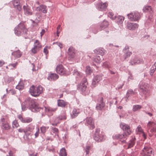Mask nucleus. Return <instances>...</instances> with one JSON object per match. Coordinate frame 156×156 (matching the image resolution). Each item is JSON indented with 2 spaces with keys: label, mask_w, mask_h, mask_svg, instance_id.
<instances>
[{
  "label": "nucleus",
  "mask_w": 156,
  "mask_h": 156,
  "mask_svg": "<svg viewBox=\"0 0 156 156\" xmlns=\"http://www.w3.org/2000/svg\"><path fill=\"white\" fill-rule=\"evenodd\" d=\"M129 135L126 134L124 133L122 134H118L116 135L115 136V137L117 139L119 140L122 141V142L124 143L126 142V140L127 139V137Z\"/></svg>",
  "instance_id": "nucleus-11"
},
{
  "label": "nucleus",
  "mask_w": 156,
  "mask_h": 156,
  "mask_svg": "<svg viewBox=\"0 0 156 156\" xmlns=\"http://www.w3.org/2000/svg\"><path fill=\"white\" fill-rule=\"evenodd\" d=\"M87 83L86 80L83 82L78 85L77 89L81 91L83 93L85 94L87 89Z\"/></svg>",
  "instance_id": "nucleus-7"
},
{
  "label": "nucleus",
  "mask_w": 156,
  "mask_h": 156,
  "mask_svg": "<svg viewBox=\"0 0 156 156\" xmlns=\"http://www.w3.org/2000/svg\"><path fill=\"white\" fill-rule=\"evenodd\" d=\"M48 127H45L44 126H42L40 128V130L41 132L43 133H45L47 129H48Z\"/></svg>",
  "instance_id": "nucleus-38"
},
{
  "label": "nucleus",
  "mask_w": 156,
  "mask_h": 156,
  "mask_svg": "<svg viewBox=\"0 0 156 156\" xmlns=\"http://www.w3.org/2000/svg\"><path fill=\"white\" fill-rule=\"evenodd\" d=\"M23 9L24 12L26 15H31L32 14L33 11L27 5H24Z\"/></svg>",
  "instance_id": "nucleus-16"
},
{
  "label": "nucleus",
  "mask_w": 156,
  "mask_h": 156,
  "mask_svg": "<svg viewBox=\"0 0 156 156\" xmlns=\"http://www.w3.org/2000/svg\"><path fill=\"white\" fill-rule=\"evenodd\" d=\"M58 45L60 47V48H62L63 47V45L62 44L60 43H57Z\"/></svg>",
  "instance_id": "nucleus-64"
},
{
  "label": "nucleus",
  "mask_w": 156,
  "mask_h": 156,
  "mask_svg": "<svg viewBox=\"0 0 156 156\" xmlns=\"http://www.w3.org/2000/svg\"><path fill=\"white\" fill-rule=\"evenodd\" d=\"M108 5L107 3L105 2L102 3V2L99 3L98 5V8H99L100 10H105Z\"/></svg>",
  "instance_id": "nucleus-25"
},
{
  "label": "nucleus",
  "mask_w": 156,
  "mask_h": 156,
  "mask_svg": "<svg viewBox=\"0 0 156 156\" xmlns=\"http://www.w3.org/2000/svg\"><path fill=\"white\" fill-rule=\"evenodd\" d=\"M128 18L132 21H136L140 18V13L137 12H133L127 15Z\"/></svg>",
  "instance_id": "nucleus-5"
},
{
  "label": "nucleus",
  "mask_w": 156,
  "mask_h": 156,
  "mask_svg": "<svg viewBox=\"0 0 156 156\" xmlns=\"http://www.w3.org/2000/svg\"><path fill=\"white\" fill-rule=\"evenodd\" d=\"M5 62L3 60L0 61V67L2 66L5 64Z\"/></svg>",
  "instance_id": "nucleus-57"
},
{
  "label": "nucleus",
  "mask_w": 156,
  "mask_h": 156,
  "mask_svg": "<svg viewBox=\"0 0 156 156\" xmlns=\"http://www.w3.org/2000/svg\"><path fill=\"white\" fill-rule=\"evenodd\" d=\"M127 93L133 95L134 94V92L132 90H128L127 92Z\"/></svg>",
  "instance_id": "nucleus-53"
},
{
  "label": "nucleus",
  "mask_w": 156,
  "mask_h": 156,
  "mask_svg": "<svg viewBox=\"0 0 156 156\" xmlns=\"http://www.w3.org/2000/svg\"><path fill=\"white\" fill-rule=\"evenodd\" d=\"M38 51L37 50H36L34 47L31 49V52L33 54H35Z\"/></svg>",
  "instance_id": "nucleus-50"
},
{
  "label": "nucleus",
  "mask_w": 156,
  "mask_h": 156,
  "mask_svg": "<svg viewBox=\"0 0 156 156\" xmlns=\"http://www.w3.org/2000/svg\"><path fill=\"white\" fill-rule=\"evenodd\" d=\"M67 154L66 152V150L64 148H62L59 153L60 156H67Z\"/></svg>",
  "instance_id": "nucleus-32"
},
{
  "label": "nucleus",
  "mask_w": 156,
  "mask_h": 156,
  "mask_svg": "<svg viewBox=\"0 0 156 156\" xmlns=\"http://www.w3.org/2000/svg\"><path fill=\"white\" fill-rule=\"evenodd\" d=\"M45 30L44 29L42 30L41 32V37H42L45 33Z\"/></svg>",
  "instance_id": "nucleus-61"
},
{
  "label": "nucleus",
  "mask_w": 156,
  "mask_h": 156,
  "mask_svg": "<svg viewBox=\"0 0 156 156\" xmlns=\"http://www.w3.org/2000/svg\"><path fill=\"white\" fill-rule=\"evenodd\" d=\"M109 23L106 20H104L100 25V30L101 31L102 30L107 27L109 25Z\"/></svg>",
  "instance_id": "nucleus-23"
},
{
  "label": "nucleus",
  "mask_w": 156,
  "mask_h": 156,
  "mask_svg": "<svg viewBox=\"0 0 156 156\" xmlns=\"http://www.w3.org/2000/svg\"><path fill=\"white\" fill-rule=\"evenodd\" d=\"M16 93V92L15 90H10L9 92V93H10V94L13 95L14 94H15Z\"/></svg>",
  "instance_id": "nucleus-56"
},
{
  "label": "nucleus",
  "mask_w": 156,
  "mask_h": 156,
  "mask_svg": "<svg viewBox=\"0 0 156 156\" xmlns=\"http://www.w3.org/2000/svg\"><path fill=\"white\" fill-rule=\"evenodd\" d=\"M135 144L134 140L133 139L131 140L129 142V143L128 144V147L127 148H130L133 147Z\"/></svg>",
  "instance_id": "nucleus-37"
},
{
  "label": "nucleus",
  "mask_w": 156,
  "mask_h": 156,
  "mask_svg": "<svg viewBox=\"0 0 156 156\" xmlns=\"http://www.w3.org/2000/svg\"><path fill=\"white\" fill-rule=\"evenodd\" d=\"M118 22L120 23H121L123 22L124 19V18L123 16H119L118 17Z\"/></svg>",
  "instance_id": "nucleus-42"
},
{
  "label": "nucleus",
  "mask_w": 156,
  "mask_h": 156,
  "mask_svg": "<svg viewBox=\"0 0 156 156\" xmlns=\"http://www.w3.org/2000/svg\"><path fill=\"white\" fill-rule=\"evenodd\" d=\"M85 124L90 127L91 129H93L95 128L94 121L93 119L91 117H87L85 120Z\"/></svg>",
  "instance_id": "nucleus-9"
},
{
  "label": "nucleus",
  "mask_w": 156,
  "mask_h": 156,
  "mask_svg": "<svg viewBox=\"0 0 156 156\" xmlns=\"http://www.w3.org/2000/svg\"><path fill=\"white\" fill-rule=\"evenodd\" d=\"M17 64H18V63L17 62H16L15 63H14V64H10V65H11L10 69H12L13 68H16V67L17 66Z\"/></svg>",
  "instance_id": "nucleus-46"
},
{
  "label": "nucleus",
  "mask_w": 156,
  "mask_h": 156,
  "mask_svg": "<svg viewBox=\"0 0 156 156\" xmlns=\"http://www.w3.org/2000/svg\"><path fill=\"white\" fill-rule=\"evenodd\" d=\"M43 91V88L41 86L35 87L32 85L30 88L29 92L30 94L34 97L39 96Z\"/></svg>",
  "instance_id": "nucleus-3"
},
{
  "label": "nucleus",
  "mask_w": 156,
  "mask_h": 156,
  "mask_svg": "<svg viewBox=\"0 0 156 156\" xmlns=\"http://www.w3.org/2000/svg\"><path fill=\"white\" fill-rule=\"evenodd\" d=\"M99 53L101 55L103 56L104 55L105 53L103 50H101L99 51Z\"/></svg>",
  "instance_id": "nucleus-59"
},
{
  "label": "nucleus",
  "mask_w": 156,
  "mask_h": 156,
  "mask_svg": "<svg viewBox=\"0 0 156 156\" xmlns=\"http://www.w3.org/2000/svg\"><path fill=\"white\" fill-rule=\"evenodd\" d=\"M152 149L150 147H145L142 150L141 154L143 156H151L152 154Z\"/></svg>",
  "instance_id": "nucleus-6"
},
{
  "label": "nucleus",
  "mask_w": 156,
  "mask_h": 156,
  "mask_svg": "<svg viewBox=\"0 0 156 156\" xmlns=\"http://www.w3.org/2000/svg\"><path fill=\"white\" fill-rule=\"evenodd\" d=\"M33 119L32 118H24L22 121V122L24 123H29L32 121Z\"/></svg>",
  "instance_id": "nucleus-36"
},
{
  "label": "nucleus",
  "mask_w": 156,
  "mask_h": 156,
  "mask_svg": "<svg viewBox=\"0 0 156 156\" xmlns=\"http://www.w3.org/2000/svg\"><path fill=\"white\" fill-rule=\"evenodd\" d=\"M34 126H33L32 128H31L30 127H29L28 129H27V130L30 131V132H32V130L34 129Z\"/></svg>",
  "instance_id": "nucleus-60"
},
{
  "label": "nucleus",
  "mask_w": 156,
  "mask_h": 156,
  "mask_svg": "<svg viewBox=\"0 0 156 156\" xmlns=\"http://www.w3.org/2000/svg\"><path fill=\"white\" fill-rule=\"evenodd\" d=\"M18 131L19 132H23L25 133H26L27 132V131L26 130H25L23 129L20 128L18 129Z\"/></svg>",
  "instance_id": "nucleus-47"
},
{
  "label": "nucleus",
  "mask_w": 156,
  "mask_h": 156,
  "mask_svg": "<svg viewBox=\"0 0 156 156\" xmlns=\"http://www.w3.org/2000/svg\"><path fill=\"white\" fill-rule=\"evenodd\" d=\"M17 117L21 121V122H22V121L23 120V118L21 115L19 114L18 115Z\"/></svg>",
  "instance_id": "nucleus-51"
},
{
  "label": "nucleus",
  "mask_w": 156,
  "mask_h": 156,
  "mask_svg": "<svg viewBox=\"0 0 156 156\" xmlns=\"http://www.w3.org/2000/svg\"><path fill=\"white\" fill-rule=\"evenodd\" d=\"M9 156H14L13 155V153L11 151H10L9 152Z\"/></svg>",
  "instance_id": "nucleus-62"
},
{
  "label": "nucleus",
  "mask_w": 156,
  "mask_h": 156,
  "mask_svg": "<svg viewBox=\"0 0 156 156\" xmlns=\"http://www.w3.org/2000/svg\"><path fill=\"white\" fill-rule=\"evenodd\" d=\"M12 3L15 8L19 11L22 10V5H21L19 0H13Z\"/></svg>",
  "instance_id": "nucleus-14"
},
{
  "label": "nucleus",
  "mask_w": 156,
  "mask_h": 156,
  "mask_svg": "<svg viewBox=\"0 0 156 156\" xmlns=\"http://www.w3.org/2000/svg\"><path fill=\"white\" fill-rule=\"evenodd\" d=\"M55 70L58 73L61 75H63L66 73V69L62 65L57 66Z\"/></svg>",
  "instance_id": "nucleus-12"
},
{
  "label": "nucleus",
  "mask_w": 156,
  "mask_h": 156,
  "mask_svg": "<svg viewBox=\"0 0 156 156\" xmlns=\"http://www.w3.org/2000/svg\"><path fill=\"white\" fill-rule=\"evenodd\" d=\"M58 106L64 107L67 105V103L62 100L59 99L58 100Z\"/></svg>",
  "instance_id": "nucleus-28"
},
{
  "label": "nucleus",
  "mask_w": 156,
  "mask_h": 156,
  "mask_svg": "<svg viewBox=\"0 0 156 156\" xmlns=\"http://www.w3.org/2000/svg\"><path fill=\"white\" fill-rule=\"evenodd\" d=\"M148 85L147 83H141L139 86V88L142 92L144 94L146 95L148 93Z\"/></svg>",
  "instance_id": "nucleus-10"
},
{
  "label": "nucleus",
  "mask_w": 156,
  "mask_h": 156,
  "mask_svg": "<svg viewBox=\"0 0 156 156\" xmlns=\"http://www.w3.org/2000/svg\"><path fill=\"white\" fill-rule=\"evenodd\" d=\"M80 113L79 109H77L76 108H74L71 114V117L72 118H74L77 116Z\"/></svg>",
  "instance_id": "nucleus-27"
},
{
  "label": "nucleus",
  "mask_w": 156,
  "mask_h": 156,
  "mask_svg": "<svg viewBox=\"0 0 156 156\" xmlns=\"http://www.w3.org/2000/svg\"><path fill=\"white\" fill-rule=\"evenodd\" d=\"M58 75L55 73H51L49 74L48 78L49 80H55L58 79Z\"/></svg>",
  "instance_id": "nucleus-26"
},
{
  "label": "nucleus",
  "mask_w": 156,
  "mask_h": 156,
  "mask_svg": "<svg viewBox=\"0 0 156 156\" xmlns=\"http://www.w3.org/2000/svg\"><path fill=\"white\" fill-rule=\"evenodd\" d=\"M60 28V25H59L57 27V36H58V34L60 32V30H59Z\"/></svg>",
  "instance_id": "nucleus-55"
},
{
  "label": "nucleus",
  "mask_w": 156,
  "mask_h": 156,
  "mask_svg": "<svg viewBox=\"0 0 156 156\" xmlns=\"http://www.w3.org/2000/svg\"><path fill=\"white\" fill-rule=\"evenodd\" d=\"M45 111L46 112H51L55 111L57 108H52L49 107H45Z\"/></svg>",
  "instance_id": "nucleus-33"
},
{
  "label": "nucleus",
  "mask_w": 156,
  "mask_h": 156,
  "mask_svg": "<svg viewBox=\"0 0 156 156\" xmlns=\"http://www.w3.org/2000/svg\"><path fill=\"white\" fill-rule=\"evenodd\" d=\"M39 129L38 128H37V130L36 131V133L34 134L35 138L37 137L39 135Z\"/></svg>",
  "instance_id": "nucleus-49"
},
{
  "label": "nucleus",
  "mask_w": 156,
  "mask_h": 156,
  "mask_svg": "<svg viewBox=\"0 0 156 156\" xmlns=\"http://www.w3.org/2000/svg\"><path fill=\"white\" fill-rule=\"evenodd\" d=\"M24 82L23 81H21L16 86V88L20 90H23L24 88Z\"/></svg>",
  "instance_id": "nucleus-29"
},
{
  "label": "nucleus",
  "mask_w": 156,
  "mask_h": 156,
  "mask_svg": "<svg viewBox=\"0 0 156 156\" xmlns=\"http://www.w3.org/2000/svg\"><path fill=\"white\" fill-rule=\"evenodd\" d=\"M63 114L62 115H61L59 116L58 117L56 120L55 122L56 123L55 124L52 123V124L53 125H55L56 126L57 124L59 122L58 121L59 120H65L66 119V114L65 112H63Z\"/></svg>",
  "instance_id": "nucleus-18"
},
{
  "label": "nucleus",
  "mask_w": 156,
  "mask_h": 156,
  "mask_svg": "<svg viewBox=\"0 0 156 156\" xmlns=\"http://www.w3.org/2000/svg\"><path fill=\"white\" fill-rule=\"evenodd\" d=\"M100 103L97 106L96 108L98 110H101L105 106V103L103 101V98L101 97L99 98Z\"/></svg>",
  "instance_id": "nucleus-20"
},
{
  "label": "nucleus",
  "mask_w": 156,
  "mask_h": 156,
  "mask_svg": "<svg viewBox=\"0 0 156 156\" xmlns=\"http://www.w3.org/2000/svg\"><path fill=\"white\" fill-rule=\"evenodd\" d=\"M105 136L104 134H100L98 136H95L94 137V140L98 142H99L102 141L105 139Z\"/></svg>",
  "instance_id": "nucleus-22"
},
{
  "label": "nucleus",
  "mask_w": 156,
  "mask_h": 156,
  "mask_svg": "<svg viewBox=\"0 0 156 156\" xmlns=\"http://www.w3.org/2000/svg\"><path fill=\"white\" fill-rule=\"evenodd\" d=\"M125 53L126 54V55L125 58L129 56L132 54L131 52H130L128 51H126V53Z\"/></svg>",
  "instance_id": "nucleus-48"
},
{
  "label": "nucleus",
  "mask_w": 156,
  "mask_h": 156,
  "mask_svg": "<svg viewBox=\"0 0 156 156\" xmlns=\"http://www.w3.org/2000/svg\"><path fill=\"white\" fill-rule=\"evenodd\" d=\"M108 15L110 17L111 19H112L113 20L115 19L116 18L115 16H114L113 17V13L112 12H109L108 13Z\"/></svg>",
  "instance_id": "nucleus-45"
},
{
  "label": "nucleus",
  "mask_w": 156,
  "mask_h": 156,
  "mask_svg": "<svg viewBox=\"0 0 156 156\" xmlns=\"http://www.w3.org/2000/svg\"><path fill=\"white\" fill-rule=\"evenodd\" d=\"M14 32L15 34L18 36H23L27 34L28 30L25 23L21 22L15 27Z\"/></svg>",
  "instance_id": "nucleus-1"
},
{
  "label": "nucleus",
  "mask_w": 156,
  "mask_h": 156,
  "mask_svg": "<svg viewBox=\"0 0 156 156\" xmlns=\"http://www.w3.org/2000/svg\"><path fill=\"white\" fill-rule=\"evenodd\" d=\"M147 129L150 130L151 133H153L156 132V123L150 121L147 125Z\"/></svg>",
  "instance_id": "nucleus-8"
},
{
  "label": "nucleus",
  "mask_w": 156,
  "mask_h": 156,
  "mask_svg": "<svg viewBox=\"0 0 156 156\" xmlns=\"http://www.w3.org/2000/svg\"><path fill=\"white\" fill-rule=\"evenodd\" d=\"M25 103L26 105L29 107L33 112H38L41 109L39 104L30 98H28L25 100Z\"/></svg>",
  "instance_id": "nucleus-2"
},
{
  "label": "nucleus",
  "mask_w": 156,
  "mask_h": 156,
  "mask_svg": "<svg viewBox=\"0 0 156 156\" xmlns=\"http://www.w3.org/2000/svg\"><path fill=\"white\" fill-rule=\"evenodd\" d=\"M1 121L2 122L1 127L2 129L5 130L10 129V126L8 122L5 120V119H2Z\"/></svg>",
  "instance_id": "nucleus-13"
},
{
  "label": "nucleus",
  "mask_w": 156,
  "mask_h": 156,
  "mask_svg": "<svg viewBox=\"0 0 156 156\" xmlns=\"http://www.w3.org/2000/svg\"><path fill=\"white\" fill-rule=\"evenodd\" d=\"M19 126V124L17 121L16 120L14 121L12 123L13 127V128H17Z\"/></svg>",
  "instance_id": "nucleus-43"
},
{
  "label": "nucleus",
  "mask_w": 156,
  "mask_h": 156,
  "mask_svg": "<svg viewBox=\"0 0 156 156\" xmlns=\"http://www.w3.org/2000/svg\"><path fill=\"white\" fill-rule=\"evenodd\" d=\"M139 25L136 23H128L127 25V28L129 30H135L138 28Z\"/></svg>",
  "instance_id": "nucleus-17"
},
{
  "label": "nucleus",
  "mask_w": 156,
  "mask_h": 156,
  "mask_svg": "<svg viewBox=\"0 0 156 156\" xmlns=\"http://www.w3.org/2000/svg\"><path fill=\"white\" fill-rule=\"evenodd\" d=\"M86 72L87 74H90L92 73V71L90 66H87L86 68Z\"/></svg>",
  "instance_id": "nucleus-41"
},
{
  "label": "nucleus",
  "mask_w": 156,
  "mask_h": 156,
  "mask_svg": "<svg viewBox=\"0 0 156 156\" xmlns=\"http://www.w3.org/2000/svg\"><path fill=\"white\" fill-rule=\"evenodd\" d=\"M34 47L38 51H39L40 49L41 48L39 46H37L35 45L34 46Z\"/></svg>",
  "instance_id": "nucleus-58"
},
{
  "label": "nucleus",
  "mask_w": 156,
  "mask_h": 156,
  "mask_svg": "<svg viewBox=\"0 0 156 156\" xmlns=\"http://www.w3.org/2000/svg\"><path fill=\"white\" fill-rule=\"evenodd\" d=\"M68 53L70 58H73L75 55V51L74 49L70 47L68 50Z\"/></svg>",
  "instance_id": "nucleus-21"
},
{
  "label": "nucleus",
  "mask_w": 156,
  "mask_h": 156,
  "mask_svg": "<svg viewBox=\"0 0 156 156\" xmlns=\"http://www.w3.org/2000/svg\"><path fill=\"white\" fill-rule=\"evenodd\" d=\"M136 131L137 133L139 134H142L143 136L144 137L145 139L147 138L145 134L144 133L143 129H142L141 126L139 125L137 128Z\"/></svg>",
  "instance_id": "nucleus-24"
},
{
  "label": "nucleus",
  "mask_w": 156,
  "mask_h": 156,
  "mask_svg": "<svg viewBox=\"0 0 156 156\" xmlns=\"http://www.w3.org/2000/svg\"><path fill=\"white\" fill-rule=\"evenodd\" d=\"M144 12H149L151 13H153V11L151 7L150 6H145L143 9Z\"/></svg>",
  "instance_id": "nucleus-31"
},
{
  "label": "nucleus",
  "mask_w": 156,
  "mask_h": 156,
  "mask_svg": "<svg viewBox=\"0 0 156 156\" xmlns=\"http://www.w3.org/2000/svg\"><path fill=\"white\" fill-rule=\"evenodd\" d=\"M36 10L39 12H41L44 13H46L47 12V7L44 5H42L37 7Z\"/></svg>",
  "instance_id": "nucleus-15"
},
{
  "label": "nucleus",
  "mask_w": 156,
  "mask_h": 156,
  "mask_svg": "<svg viewBox=\"0 0 156 156\" xmlns=\"http://www.w3.org/2000/svg\"><path fill=\"white\" fill-rule=\"evenodd\" d=\"M120 126V128L124 131V133L129 135H130L132 133V130L128 125L124 123H121Z\"/></svg>",
  "instance_id": "nucleus-4"
},
{
  "label": "nucleus",
  "mask_w": 156,
  "mask_h": 156,
  "mask_svg": "<svg viewBox=\"0 0 156 156\" xmlns=\"http://www.w3.org/2000/svg\"><path fill=\"white\" fill-rule=\"evenodd\" d=\"M90 147H87L86 148V152L87 153V154H88L89 152V150L90 149Z\"/></svg>",
  "instance_id": "nucleus-63"
},
{
  "label": "nucleus",
  "mask_w": 156,
  "mask_h": 156,
  "mask_svg": "<svg viewBox=\"0 0 156 156\" xmlns=\"http://www.w3.org/2000/svg\"><path fill=\"white\" fill-rule=\"evenodd\" d=\"M73 74L74 75L77 76L78 77H81L82 76V74L78 72L76 70H74Z\"/></svg>",
  "instance_id": "nucleus-39"
},
{
  "label": "nucleus",
  "mask_w": 156,
  "mask_h": 156,
  "mask_svg": "<svg viewBox=\"0 0 156 156\" xmlns=\"http://www.w3.org/2000/svg\"><path fill=\"white\" fill-rule=\"evenodd\" d=\"M12 55L16 58H19L20 57L22 53L19 50L14 51L12 53Z\"/></svg>",
  "instance_id": "nucleus-30"
},
{
  "label": "nucleus",
  "mask_w": 156,
  "mask_h": 156,
  "mask_svg": "<svg viewBox=\"0 0 156 156\" xmlns=\"http://www.w3.org/2000/svg\"><path fill=\"white\" fill-rule=\"evenodd\" d=\"M102 76L99 75H97L95 76L92 80V84L95 85L99 83L102 79Z\"/></svg>",
  "instance_id": "nucleus-19"
},
{
  "label": "nucleus",
  "mask_w": 156,
  "mask_h": 156,
  "mask_svg": "<svg viewBox=\"0 0 156 156\" xmlns=\"http://www.w3.org/2000/svg\"><path fill=\"white\" fill-rule=\"evenodd\" d=\"M141 108V106L140 105H135L133 106V111L135 112L140 109Z\"/></svg>",
  "instance_id": "nucleus-40"
},
{
  "label": "nucleus",
  "mask_w": 156,
  "mask_h": 156,
  "mask_svg": "<svg viewBox=\"0 0 156 156\" xmlns=\"http://www.w3.org/2000/svg\"><path fill=\"white\" fill-rule=\"evenodd\" d=\"M156 69V62H155L153 65H152L151 68V71L150 72V74L152 76L154 73L155 72Z\"/></svg>",
  "instance_id": "nucleus-34"
},
{
  "label": "nucleus",
  "mask_w": 156,
  "mask_h": 156,
  "mask_svg": "<svg viewBox=\"0 0 156 156\" xmlns=\"http://www.w3.org/2000/svg\"><path fill=\"white\" fill-rule=\"evenodd\" d=\"M101 58L99 56H97L95 58H93V60L97 63H100L101 62Z\"/></svg>",
  "instance_id": "nucleus-35"
},
{
  "label": "nucleus",
  "mask_w": 156,
  "mask_h": 156,
  "mask_svg": "<svg viewBox=\"0 0 156 156\" xmlns=\"http://www.w3.org/2000/svg\"><path fill=\"white\" fill-rule=\"evenodd\" d=\"M36 45L37 46H39L42 48V45L40 42L38 40H36L34 43V46Z\"/></svg>",
  "instance_id": "nucleus-44"
},
{
  "label": "nucleus",
  "mask_w": 156,
  "mask_h": 156,
  "mask_svg": "<svg viewBox=\"0 0 156 156\" xmlns=\"http://www.w3.org/2000/svg\"><path fill=\"white\" fill-rule=\"evenodd\" d=\"M48 50L47 47L46 46L44 49V52L47 55L48 53Z\"/></svg>",
  "instance_id": "nucleus-52"
},
{
  "label": "nucleus",
  "mask_w": 156,
  "mask_h": 156,
  "mask_svg": "<svg viewBox=\"0 0 156 156\" xmlns=\"http://www.w3.org/2000/svg\"><path fill=\"white\" fill-rule=\"evenodd\" d=\"M129 49V47L128 46H126L123 51L124 53H126V51H128V50Z\"/></svg>",
  "instance_id": "nucleus-54"
}]
</instances>
